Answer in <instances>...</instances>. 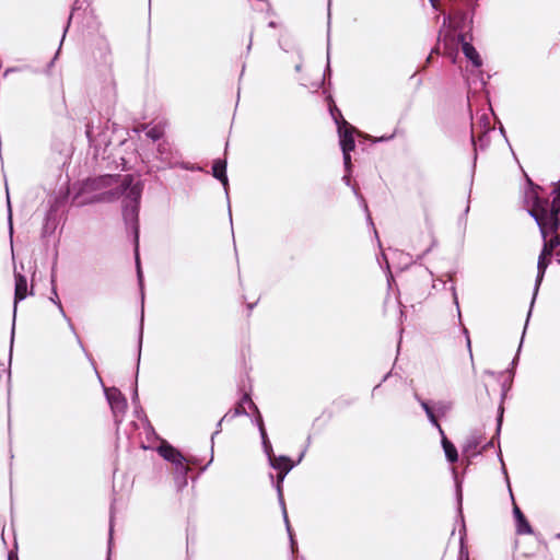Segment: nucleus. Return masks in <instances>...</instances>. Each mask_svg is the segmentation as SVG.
Here are the masks:
<instances>
[{"instance_id": "423d86ee", "label": "nucleus", "mask_w": 560, "mask_h": 560, "mask_svg": "<svg viewBox=\"0 0 560 560\" xmlns=\"http://www.w3.org/2000/svg\"><path fill=\"white\" fill-rule=\"evenodd\" d=\"M560 221L558 220V223L555 226H550L547 229V231H542L540 229L541 236L544 238V247L542 250L545 253H549L552 255V250L560 244V238L556 234L558 228H559Z\"/></svg>"}, {"instance_id": "aec40b11", "label": "nucleus", "mask_w": 560, "mask_h": 560, "mask_svg": "<svg viewBox=\"0 0 560 560\" xmlns=\"http://www.w3.org/2000/svg\"><path fill=\"white\" fill-rule=\"evenodd\" d=\"M137 261L139 262V260L137 259ZM138 275H139V278L141 279V271H140V268L138 267Z\"/></svg>"}, {"instance_id": "4468645a", "label": "nucleus", "mask_w": 560, "mask_h": 560, "mask_svg": "<svg viewBox=\"0 0 560 560\" xmlns=\"http://www.w3.org/2000/svg\"><path fill=\"white\" fill-rule=\"evenodd\" d=\"M479 443L480 441L477 439V436H471L470 439L467 440L464 446V452L468 454H474Z\"/></svg>"}, {"instance_id": "9d476101", "label": "nucleus", "mask_w": 560, "mask_h": 560, "mask_svg": "<svg viewBox=\"0 0 560 560\" xmlns=\"http://www.w3.org/2000/svg\"><path fill=\"white\" fill-rule=\"evenodd\" d=\"M463 52L465 57L471 61L472 66L479 68L482 66V60L472 45L469 43H463Z\"/></svg>"}, {"instance_id": "412c9836", "label": "nucleus", "mask_w": 560, "mask_h": 560, "mask_svg": "<svg viewBox=\"0 0 560 560\" xmlns=\"http://www.w3.org/2000/svg\"><path fill=\"white\" fill-rule=\"evenodd\" d=\"M58 307H59V308H60V311L63 313L62 305H61V304H58Z\"/></svg>"}, {"instance_id": "9b49d317", "label": "nucleus", "mask_w": 560, "mask_h": 560, "mask_svg": "<svg viewBox=\"0 0 560 560\" xmlns=\"http://www.w3.org/2000/svg\"><path fill=\"white\" fill-rule=\"evenodd\" d=\"M513 512H514V516H515L516 523H517V525H516L517 533L518 534H532V527L525 520L521 510L517 506H514Z\"/></svg>"}, {"instance_id": "4be33fe9", "label": "nucleus", "mask_w": 560, "mask_h": 560, "mask_svg": "<svg viewBox=\"0 0 560 560\" xmlns=\"http://www.w3.org/2000/svg\"><path fill=\"white\" fill-rule=\"evenodd\" d=\"M12 230H13V226H12V224L10 223V231L12 232Z\"/></svg>"}, {"instance_id": "f3484780", "label": "nucleus", "mask_w": 560, "mask_h": 560, "mask_svg": "<svg viewBox=\"0 0 560 560\" xmlns=\"http://www.w3.org/2000/svg\"><path fill=\"white\" fill-rule=\"evenodd\" d=\"M450 409V406L446 405V404H439L438 405V410L442 413H445L447 410Z\"/></svg>"}, {"instance_id": "ddd939ff", "label": "nucleus", "mask_w": 560, "mask_h": 560, "mask_svg": "<svg viewBox=\"0 0 560 560\" xmlns=\"http://www.w3.org/2000/svg\"><path fill=\"white\" fill-rule=\"evenodd\" d=\"M421 406L424 409V411H425L428 418L430 419L431 423L433 425H435L436 428H439L440 432L443 434V431H442L440 424L438 423V420H436L432 409L430 408V406L425 401H421Z\"/></svg>"}, {"instance_id": "39448f33", "label": "nucleus", "mask_w": 560, "mask_h": 560, "mask_svg": "<svg viewBox=\"0 0 560 560\" xmlns=\"http://www.w3.org/2000/svg\"><path fill=\"white\" fill-rule=\"evenodd\" d=\"M105 393L114 416L117 419L119 416H122L127 409L126 398L117 388H107Z\"/></svg>"}, {"instance_id": "0eeeda50", "label": "nucleus", "mask_w": 560, "mask_h": 560, "mask_svg": "<svg viewBox=\"0 0 560 560\" xmlns=\"http://www.w3.org/2000/svg\"><path fill=\"white\" fill-rule=\"evenodd\" d=\"M28 294L27 280L20 272H15V293H14V307L18 302L24 300Z\"/></svg>"}, {"instance_id": "7ed1b4c3", "label": "nucleus", "mask_w": 560, "mask_h": 560, "mask_svg": "<svg viewBox=\"0 0 560 560\" xmlns=\"http://www.w3.org/2000/svg\"><path fill=\"white\" fill-rule=\"evenodd\" d=\"M335 119L338 125L339 142L343 154L345 167L349 172L351 167L350 152L355 148L353 135L357 130L341 117L340 120L337 117Z\"/></svg>"}, {"instance_id": "a211bd4d", "label": "nucleus", "mask_w": 560, "mask_h": 560, "mask_svg": "<svg viewBox=\"0 0 560 560\" xmlns=\"http://www.w3.org/2000/svg\"><path fill=\"white\" fill-rule=\"evenodd\" d=\"M430 2H431L433 8H435V9L438 8L439 0H430Z\"/></svg>"}, {"instance_id": "20e7f679", "label": "nucleus", "mask_w": 560, "mask_h": 560, "mask_svg": "<svg viewBox=\"0 0 560 560\" xmlns=\"http://www.w3.org/2000/svg\"><path fill=\"white\" fill-rule=\"evenodd\" d=\"M159 453L164 459L174 464L179 472L185 474L188 470L186 458L173 446L168 444H162L159 447Z\"/></svg>"}, {"instance_id": "f8f14e48", "label": "nucleus", "mask_w": 560, "mask_h": 560, "mask_svg": "<svg viewBox=\"0 0 560 560\" xmlns=\"http://www.w3.org/2000/svg\"><path fill=\"white\" fill-rule=\"evenodd\" d=\"M442 445L445 452L447 459L452 463L457 460V451L456 447L445 438L442 439Z\"/></svg>"}, {"instance_id": "f257e3e1", "label": "nucleus", "mask_w": 560, "mask_h": 560, "mask_svg": "<svg viewBox=\"0 0 560 560\" xmlns=\"http://www.w3.org/2000/svg\"><path fill=\"white\" fill-rule=\"evenodd\" d=\"M528 188L524 192V201L528 209L529 214L536 220L539 229L547 231L550 226L558 223V214L560 212V180L555 184L552 190V202L547 199L540 198L539 191L541 188L534 185L532 180L527 179Z\"/></svg>"}, {"instance_id": "2eb2a0df", "label": "nucleus", "mask_w": 560, "mask_h": 560, "mask_svg": "<svg viewBox=\"0 0 560 560\" xmlns=\"http://www.w3.org/2000/svg\"><path fill=\"white\" fill-rule=\"evenodd\" d=\"M140 195H141L140 186L138 184L133 185L129 190V197L131 198L132 201H137L140 198Z\"/></svg>"}, {"instance_id": "1a4fd4ad", "label": "nucleus", "mask_w": 560, "mask_h": 560, "mask_svg": "<svg viewBox=\"0 0 560 560\" xmlns=\"http://www.w3.org/2000/svg\"><path fill=\"white\" fill-rule=\"evenodd\" d=\"M212 174L215 178H218L224 186L225 190L228 189V176H226V162L224 160H217L212 166Z\"/></svg>"}, {"instance_id": "6ab92c4d", "label": "nucleus", "mask_w": 560, "mask_h": 560, "mask_svg": "<svg viewBox=\"0 0 560 560\" xmlns=\"http://www.w3.org/2000/svg\"><path fill=\"white\" fill-rule=\"evenodd\" d=\"M283 513H284V520H285V523L288 524V516H287V512H285V510H283Z\"/></svg>"}, {"instance_id": "6e6552de", "label": "nucleus", "mask_w": 560, "mask_h": 560, "mask_svg": "<svg viewBox=\"0 0 560 560\" xmlns=\"http://www.w3.org/2000/svg\"><path fill=\"white\" fill-rule=\"evenodd\" d=\"M550 257H551V254L545 253L544 250H541L539 258H538V264H537V278H536L535 293L537 292L538 287L544 278L545 271L550 262Z\"/></svg>"}, {"instance_id": "5701e85b", "label": "nucleus", "mask_w": 560, "mask_h": 560, "mask_svg": "<svg viewBox=\"0 0 560 560\" xmlns=\"http://www.w3.org/2000/svg\"><path fill=\"white\" fill-rule=\"evenodd\" d=\"M10 560H12V558L10 557Z\"/></svg>"}, {"instance_id": "f03ea898", "label": "nucleus", "mask_w": 560, "mask_h": 560, "mask_svg": "<svg viewBox=\"0 0 560 560\" xmlns=\"http://www.w3.org/2000/svg\"><path fill=\"white\" fill-rule=\"evenodd\" d=\"M257 424H258V428H259V431H260V434H261V440H262V444H264V448H265V452L269 458V463L270 465L279 470V476H278V491L279 493L281 492V489H280V483L283 481L285 475L292 469L293 467V464L291 462V459L289 457H285V456H280V457H276L273 456L272 454V446L268 440V436H267V433H266V430H265V427H264V422H262V419L259 417L257 419Z\"/></svg>"}, {"instance_id": "dca6fc26", "label": "nucleus", "mask_w": 560, "mask_h": 560, "mask_svg": "<svg viewBox=\"0 0 560 560\" xmlns=\"http://www.w3.org/2000/svg\"><path fill=\"white\" fill-rule=\"evenodd\" d=\"M147 135H148L150 138H152V139H154V140H155V139H159V138H160L161 132H160L158 129L153 128V129L149 130Z\"/></svg>"}]
</instances>
